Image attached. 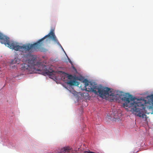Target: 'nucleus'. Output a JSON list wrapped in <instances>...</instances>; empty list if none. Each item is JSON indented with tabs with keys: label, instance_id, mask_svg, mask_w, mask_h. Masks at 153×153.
<instances>
[{
	"label": "nucleus",
	"instance_id": "f257e3e1",
	"mask_svg": "<svg viewBox=\"0 0 153 153\" xmlns=\"http://www.w3.org/2000/svg\"><path fill=\"white\" fill-rule=\"evenodd\" d=\"M54 30L51 29L48 34L33 44L30 43L19 46L15 42L10 41L9 39L7 44V46L11 49L16 51H19L23 55V61L24 63L21 65L20 69L22 71H26L29 73H34L35 71H39V73L44 75H48L50 76H53L54 71L51 69L48 70L46 66L42 65L39 62H36V57L32 55L31 53L38 49L41 51V48L45 43L48 42L49 37L52 39L55 43L61 46L56 36Z\"/></svg>",
	"mask_w": 153,
	"mask_h": 153
},
{
	"label": "nucleus",
	"instance_id": "f03ea898",
	"mask_svg": "<svg viewBox=\"0 0 153 153\" xmlns=\"http://www.w3.org/2000/svg\"><path fill=\"white\" fill-rule=\"evenodd\" d=\"M116 95H118L122 100L125 102L123 106L126 109L127 107L131 108L130 111L136 115L142 118H146V107L145 104L146 101L144 99L137 100L128 93H125L122 91L118 92Z\"/></svg>",
	"mask_w": 153,
	"mask_h": 153
},
{
	"label": "nucleus",
	"instance_id": "7ed1b4c3",
	"mask_svg": "<svg viewBox=\"0 0 153 153\" xmlns=\"http://www.w3.org/2000/svg\"><path fill=\"white\" fill-rule=\"evenodd\" d=\"M83 82L85 83V87L87 91L92 92L97 95L99 94L101 97L111 96L113 100L117 99L115 98L116 96L111 92L110 88L108 87H104L101 85H97L95 83L89 82L86 79H85Z\"/></svg>",
	"mask_w": 153,
	"mask_h": 153
},
{
	"label": "nucleus",
	"instance_id": "20e7f679",
	"mask_svg": "<svg viewBox=\"0 0 153 153\" xmlns=\"http://www.w3.org/2000/svg\"><path fill=\"white\" fill-rule=\"evenodd\" d=\"M8 39H9L8 37L0 33V41L1 44H4L6 46H7L6 43L8 42Z\"/></svg>",
	"mask_w": 153,
	"mask_h": 153
},
{
	"label": "nucleus",
	"instance_id": "39448f33",
	"mask_svg": "<svg viewBox=\"0 0 153 153\" xmlns=\"http://www.w3.org/2000/svg\"><path fill=\"white\" fill-rule=\"evenodd\" d=\"M68 84L71 85H77L78 86L79 84V83L76 81V80H71L67 82Z\"/></svg>",
	"mask_w": 153,
	"mask_h": 153
},
{
	"label": "nucleus",
	"instance_id": "423d86ee",
	"mask_svg": "<svg viewBox=\"0 0 153 153\" xmlns=\"http://www.w3.org/2000/svg\"><path fill=\"white\" fill-rule=\"evenodd\" d=\"M19 59L17 58H15L14 59L11 61V62L12 64H14L16 63L19 64Z\"/></svg>",
	"mask_w": 153,
	"mask_h": 153
},
{
	"label": "nucleus",
	"instance_id": "0eeeda50",
	"mask_svg": "<svg viewBox=\"0 0 153 153\" xmlns=\"http://www.w3.org/2000/svg\"><path fill=\"white\" fill-rule=\"evenodd\" d=\"M74 77L71 75H68V78L69 79H74Z\"/></svg>",
	"mask_w": 153,
	"mask_h": 153
}]
</instances>
